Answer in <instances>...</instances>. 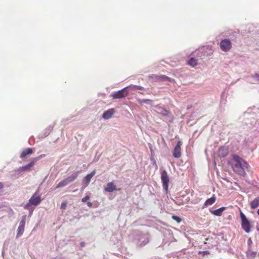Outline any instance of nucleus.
I'll return each instance as SVG.
<instances>
[{
  "label": "nucleus",
  "instance_id": "17",
  "mask_svg": "<svg viewBox=\"0 0 259 259\" xmlns=\"http://www.w3.org/2000/svg\"><path fill=\"white\" fill-rule=\"evenodd\" d=\"M33 152V150L31 148H28L22 152L20 157L21 158H24L27 155L32 154Z\"/></svg>",
  "mask_w": 259,
  "mask_h": 259
},
{
  "label": "nucleus",
  "instance_id": "5",
  "mask_svg": "<svg viewBox=\"0 0 259 259\" xmlns=\"http://www.w3.org/2000/svg\"><path fill=\"white\" fill-rule=\"evenodd\" d=\"M161 179L162 182L163 188L167 191L168 189L169 179L166 170H164L161 172Z\"/></svg>",
  "mask_w": 259,
  "mask_h": 259
},
{
  "label": "nucleus",
  "instance_id": "2",
  "mask_svg": "<svg viewBox=\"0 0 259 259\" xmlns=\"http://www.w3.org/2000/svg\"><path fill=\"white\" fill-rule=\"evenodd\" d=\"M240 218L241 220V226L245 232L248 233L250 232L251 225L245 215L240 210Z\"/></svg>",
  "mask_w": 259,
  "mask_h": 259
},
{
  "label": "nucleus",
  "instance_id": "20",
  "mask_svg": "<svg viewBox=\"0 0 259 259\" xmlns=\"http://www.w3.org/2000/svg\"><path fill=\"white\" fill-rule=\"evenodd\" d=\"M78 176V172H73L70 176L67 177L66 180L69 183H70L74 180H75Z\"/></svg>",
  "mask_w": 259,
  "mask_h": 259
},
{
  "label": "nucleus",
  "instance_id": "32",
  "mask_svg": "<svg viewBox=\"0 0 259 259\" xmlns=\"http://www.w3.org/2000/svg\"><path fill=\"white\" fill-rule=\"evenodd\" d=\"M3 187V184L2 183L0 182V189H2Z\"/></svg>",
  "mask_w": 259,
  "mask_h": 259
},
{
  "label": "nucleus",
  "instance_id": "11",
  "mask_svg": "<svg viewBox=\"0 0 259 259\" xmlns=\"http://www.w3.org/2000/svg\"><path fill=\"white\" fill-rule=\"evenodd\" d=\"M115 112V109L113 108H111L104 112L102 115V117L105 119H108L112 116Z\"/></svg>",
  "mask_w": 259,
  "mask_h": 259
},
{
  "label": "nucleus",
  "instance_id": "4",
  "mask_svg": "<svg viewBox=\"0 0 259 259\" xmlns=\"http://www.w3.org/2000/svg\"><path fill=\"white\" fill-rule=\"evenodd\" d=\"M221 49L225 52L229 51L232 48V43L230 39H224L220 42Z\"/></svg>",
  "mask_w": 259,
  "mask_h": 259
},
{
  "label": "nucleus",
  "instance_id": "16",
  "mask_svg": "<svg viewBox=\"0 0 259 259\" xmlns=\"http://www.w3.org/2000/svg\"><path fill=\"white\" fill-rule=\"evenodd\" d=\"M126 88H127V90L128 91V92L130 91H133L135 90H144V88L143 87L137 85L131 84L129 86L126 87Z\"/></svg>",
  "mask_w": 259,
  "mask_h": 259
},
{
  "label": "nucleus",
  "instance_id": "28",
  "mask_svg": "<svg viewBox=\"0 0 259 259\" xmlns=\"http://www.w3.org/2000/svg\"><path fill=\"white\" fill-rule=\"evenodd\" d=\"M67 207V202L66 201L63 202L61 205L60 208L62 209H65Z\"/></svg>",
  "mask_w": 259,
  "mask_h": 259
},
{
  "label": "nucleus",
  "instance_id": "9",
  "mask_svg": "<svg viewBox=\"0 0 259 259\" xmlns=\"http://www.w3.org/2000/svg\"><path fill=\"white\" fill-rule=\"evenodd\" d=\"M25 224V218L23 219L20 223L19 226L17 229V237H19L23 234L24 231V227Z\"/></svg>",
  "mask_w": 259,
  "mask_h": 259
},
{
  "label": "nucleus",
  "instance_id": "1",
  "mask_svg": "<svg viewBox=\"0 0 259 259\" xmlns=\"http://www.w3.org/2000/svg\"><path fill=\"white\" fill-rule=\"evenodd\" d=\"M233 171L236 174L245 176L246 171H248L249 165L243 158L237 155H233V161L231 164Z\"/></svg>",
  "mask_w": 259,
  "mask_h": 259
},
{
  "label": "nucleus",
  "instance_id": "18",
  "mask_svg": "<svg viewBox=\"0 0 259 259\" xmlns=\"http://www.w3.org/2000/svg\"><path fill=\"white\" fill-rule=\"evenodd\" d=\"M149 79H152L154 81H163V78L162 75H151L148 76Z\"/></svg>",
  "mask_w": 259,
  "mask_h": 259
},
{
  "label": "nucleus",
  "instance_id": "33",
  "mask_svg": "<svg viewBox=\"0 0 259 259\" xmlns=\"http://www.w3.org/2000/svg\"><path fill=\"white\" fill-rule=\"evenodd\" d=\"M257 213L258 215H259V209L257 210Z\"/></svg>",
  "mask_w": 259,
  "mask_h": 259
},
{
  "label": "nucleus",
  "instance_id": "24",
  "mask_svg": "<svg viewBox=\"0 0 259 259\" xmlns=\"http://www.w3.org/2000/svg\"><path fill=\"white\" fill-rule=\"evenodd\" d=\"M257 252L255 251H249L247 253V257L249 259H254L256 256Z\"/></svg>",
  "mask_w": 259,
  "mask_h": 259
},
{
  "label": "nucleus",
  "instance_id": "7",
  "mask_svg": "<svg viewBox=\"0 0 259 259\" xmlns=\"http://www.w3.org/2000/svg\"><path fill=\"white\" fill-rule=\"evenodd\" d=\"M38 157L34 158L31 159V161L25 166H23L19 168V170L21 171H30L31 169V167L33 166L35 164V162L38 160Z\"/></svg>",
  "mask_w": 259,
  "mask_h": 259
},
{
  "label": "nucleus",
  "instance_id": "14",
  "mask_svg": "<svg viewBox=\"0 0 259 259\" xmlns=\"http://www.w3.org/2000/svg\"><path fill=\"white\" fill-rule=\"evenodd\" d=\"M226 209V207H222L219 209L210 210V213L216 216H221L223 214V212Z\"/></svg>",
  "mask_w": 259,
  "mask_h": 259
},
{
  "label": "nucleus",
  "instance_id": "23",
  "mask_svg": "<svg viewBox=\"0 0 259 259\" xmlns=\"http://www.w3.org/2000/svg\"><path fill=\"white\" fill-rule=\"evenodd\" d=\"M68 184V182L67 181V180L65 179L63 180L62 182H60L57 184V185L56 186L55 189H58L61 187H63L65 186Z\"/></svg>",
  "mask_w": 259,
  "mask_h": 259
},
{
  "label": "nucleus",
  "instance_id": "6",
  "mask_svg": "<svg viewBox=\"0 0 259 259\" xmlns=\"http://www.w3.org/2000/svg\"><path fill=\"white\" fill-rule=\"evenodd\" d=\"M41 201V199L40 196H36V193L29 199V202L27 203L25 208H27L28 206L30 205H37Z\"/></svg>",
  "mask_w": 259,
  "mask_h": 259
},
{
  "label": "nucleus",
  "instance_id": "30",
  "mask_svg": "<svg viewBox=\"0 0 259 259\" xmlns=\"http://www.w3.org/2000/svg\"><path fill=\"white\" fill-rule=\"evenodd\" d=\"M80 246H81V247H84V246H85V242H83V241H82V242H80Z\"/></svg>",
  "mask_w": 259,
  "mask_h": 259
},
{
  "label": "nucleus",
  "instance_id": "26",
  "mask_svg": "<svg viewBox=\"0 0 259 259\" xmlns=\"http://www.w3.org/2000/svg\"><path fill=\"white\" fill-rule=\"evenodd\" d=\"M138 102L140 104H142V103H146L147 104L149 102H152V101L150 99H143V100H139Z\"/></svg>",
  "mask_w": 259,
  "mask_h": 259
},
{
  "label": "nucleus",
  "instance_id": "3",
  "mask_svg": "<svg viewBox=\"0 0 259 259\" xmlns=\"http://www.w3.org/2000/svg\"><path fill=\"white\" fill-rule=\"evenodd\" d=\"M128 95L127 88L125 87L121 90L112 93L110 96L114 99H118L125 98Z\"/></svg>",
  "mask_w": 259,
  "mask_h": 259
},
{
  "label": "nucleus",
  "instance_id": "15",
  "mask_svg": "<svg viewBox=\"0 0 259 259\" xmlns=\"http://www.w3.org/2000/svg\"><path fill=\"white\" fill-rule=\"evenodd\" d=\"M216 201V197L214 194L212 195V196L207 199L204 204V206L207 207L208 206L211 205L213 204Z\"/></svg>",
  "mask_w": 259,
  "mask_h": 259
},
{
  "label": "nucleus",
  "instance_id": "22",
  "mask_svg": "<svg viewBox=\"0 0 259 259\" xmlns=\"http://www.w3.org/2000/svg\"><path fill=\"white\" fill-rule=\"evenodd\" d=\"M188 64L192 67H194L198 65V60L193 58H191L188 61Z\"/></svg>",
  "mask_w": 259,
  "mask_h": 259
},
{
  "label": "nucleus",
  "instance_id": "19",
  "mask_svg": "<svg viewBox=\"0 0 259 259\" xmlns=\"http://www.w3.org/2000/svg\"><path fill=\"white\" fill-rule=\"evenodd\" d=\"M259 206V197L255 198L250 202V207L252 209H255Z\"/></svg>",
  "mask_w": 259,
  "mask_h": 259
},
{
  "label": "nucleus",
  "instance_id": "8",
  "mask_svg": "<svg viewBox=\"0 0 259 259\" xmlns=\"http://www.w3.org/2000/svg\"><path fill=\"white\" fill-rule=\"evenodd\" d=\"M182 143L181 141H179L175 147L172 155L173 156L176 158H179L181 156V146Z\"/></svg>",
  "mask_w": 259,
  "mask_h": 259
},
{
  "label": "nucleus",
  "instance_id": "21",
  "mask_svg": "<svg viewBox=\"0 0 259 259\" xmlns=\"http://www.w3.org/2000/svg\"><path fill=\"white\" fill-rule=\"evenodd\" d=\"M158 109L160 111L159 113L163 116H168L170 113V112L168 110L160 107H158Z\"/></svg>",
  "mask_w": 259,
  "mask_h": 259
},
{
  "label": "nucleus",
  "instance_id": "29",
  "mask_svg": "<svg viewBox=\"0 0 259 259\" xmlns=\"http://www.w3.org/2000/svg\"><path fill=\"white\" fill-rule=\"evenodd\" d=\"M90 197L89 196H86L85 197L82 198L81 201L83 202H85L90 199Z\"/></svg>",
  "mask_w": 259,
  "mask_h": 259
},
{
  "label": "nucleus",
  "instance_id": "12",
  "mask_svg": "<svg viewBox=\"0 0 259 259\" xmlns=\"http://www.w3.org/2000/svg\"><path fill=\"white\" fill-rule=\"evenodd\" d=\"M229 153V149L226 147H221L218 150V156L220 157H225Z\"/></svg>",
  "mask_w": 259,
  "mask_h": 259
},
{
  "label": "nucleus",
  "instance_id": "13",
  "mask_svg": "<svg viewBox=\"0 0 259 259\" xmlns=\"http://www.w3.org/2000/svg\"><path fill=\"white\" fill-rule=\"evenodd\" d=\"M96 174V170H94L90 174L87 175L83 179V182L85 183V187H87L91 181V179Z\"/></svg>",
  "mask_w": 259,
  "mask_h": 259
},
{
  "label": "nucleus",
  "instance_id": "25",
  "mask_svg": "<svg viewBox=\"0 0 259 259\" xmlns=\"http://www.w3.org/2000/svg\"><path fill=\"white\" fill-rule=\"evenodd\" d=\"M172 219L176 221L178 223H181L182 221L180 217L175 215H172Z\"/></svg>",
  "mask_w": 259,
  "mask_h": 259
},
{
  "label": "nucleus",
  "instance_id": "10",
  "mask_svg": "<svg viewBox=\"0 0 259 259\" xmlns=\"http://www.w3.org/2000/svg\"><path fill=\"white\" fill-rule=\"evenodd\" d=\"M104 190L107 192H112L117 190V188L114 183L112 182L107 184L106 186L104 188Z\"/></svg>",
  "mask_w": 259,
  "mask_h": 259
},
{
  "label": "nucleus",
  "instance_id": "27",
  "mask_svg": "<svg viewBox=\"0 0 259 259\" xmlns=\"http://www.w3.org/2000/svg\"><path fill=\"white\" fill-rule=\"evenodd\" d=\"M162 77L163 78V80H167L170 82H171L174 80V79L168 77V76L164 75H162Z\"/></svg>",
  "mask_w": 259,
  "mask_h": 259
},
{
  "label": "nucleus",
  "instance_id": "31",
  "mask_svg": "<svg viewBox=\"0 0 259 259\" xmlns=\"http://www.w3.org/2000/svg\"><path fill=\"white\" fill-rule=\"evenodd\" d=\"M87 205H88V206L89 207H92V203L91 202H88L87 203Z\"/></svg>",
  "mask_w": 259,
  "mask_h": 259
}]
</instances>
